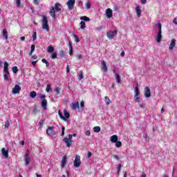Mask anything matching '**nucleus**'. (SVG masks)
I'll use <instances>...</instances> for the list:
<instances>
[{"instance_id": "1", "label": "nucleus", "mask_w": 177, "mask_h": 177, "mask_svg": "<svg viewBox=\"0 0 177 177\" xmlns=\"http://www.w3.org/2000/svg\"><path fill=\"white\" fill-rule=\"evenodd\" d=\"M41 23H42V27L44 30H46V31H49V24H48V18L46 17V16L45 15L42 16Z\"/></svg>"}, {"instance_id": "2", "label": "nucleus", "mask_w": 177, "mask_h": 177, "mask_svg": "<svg viewBox=\"0 0 177 177\" xmlns=\"http://www.w3.org/2000/svg\"><path fill=\"white\" fill-rule=\"evenodd\" d=\"M118 30L115 29V30H109L106 32V37L109 39H113L114 38V34H117Z\"/></svg>"}, {"instance_id": "3", "label": "nucleus", "mask_w": 177, "mask_h": 177, "mask_svg": "<svg viewBox=\"0 0 177 177\" xmlns=\"http://www.w3.org/2000/svg\"><path fill=\"white\" fill-rule=\"evenodd\" d=\"M80 165H81V156L77 155L75 156V161H74V167H75V168H79Z\"/></svg>"}, {"instance_id": "4", "label": "nucleus", "mask_w": 177, "mask_h": 177, "mask_svg": "<svg viewBox=\"0 0 177 177\" xmlns=\"http://www.w3.org/2000/svg\"><path fill=\"white\" fill-rule=\"evenodd\" d=\"M66 5L69 10H73L74 9V6L75 5V0H68L66 2Z\"/></svg>"}, {"instance_id": "5", "label": "nucleus", "mask_w": 177, "mask_h": 177, "mask_svg": "<svg viewBox=\"0 0 177 177\" xmlns=\"http://www.w3.org/2000/svg\"><path fill=\"white\" fill-rule=\"evenodd\" d=\"M46 133L48 136H55V127L53 126L48 127L46 130Z\"/></svg>"}, {"instance_id": "6", "label": "nucleus", "mask_w": 177, "mask_h": 177, "mask_svg": "<svg viewBox=\"0 0 177 177\" xmlns=\"http://www.w3.org/2000/svg\"><path fill=\"white\" fill-rule=\"evenodd\" d=\"M21 91V87H20L19 84H16L15 87L12 88V93H14V95H17V93H20Z\"/></svg>"}, {"instance_id": "7", "label": "nucleus", "mask_w": 177, "mask_h": 177, "mask_svg": "<svg viewBox=\"0 0 177 177\" xmlns=\"http://www.w3.org/2000/svg\"><path fill=\"white\" fill-rule=\"evenodd\" d=\"M63 142L66 144V147H71V145H73V140H70L67 137L63 139Z\"/></svg>"}, {"instance_id": "8", "label": "nucleus", "mask_w": 177, "mask_h": 177, "mask_svg": "<svg viewBox=\"0 0 177 177\" xmlns=\"http://www.w3.org/2000/svg\"><path fill=\"white\" fill-rule=\"evenodd\" d=\"M145 97H150V96H151V92L150 91V88H149V86L145 88Z\"/></svg>"}, {"instance_id": "9", "label": "nucleus", "mask_w": 177, "mask_h": 177, "mask_svg": "<svg viewBox=\"0 0 177 177\" xmlns=\"http://www.w3.org/2000/svg\"><path fill=\"white\" fill-rule=\"evenodd\" d=\"M106 16L107 19H111V17H113V10L111 8H107L106 10Z\"/></svg>"}, {"instance_id": "10", "label": "nucleus", "mask_w": 177, "mask_h": 177, "mask_svg": "<svg viewBox=\"0 0 177 177\" xmlns=\"http://www.w3.org/2000/svg\"><path fill=\"white\" fill-rule=\"evenodd\" d=\"M176 46V39H173L170 42V45L169 46V50H172Z\"/></svg>"}, {"instance_id": "11", "label": "nucleus", "mask_w": 177, "mask_h": 177, "mask_svg": "<svg viewBox=\"0 0 177 177\" xmlns=\"http://www.w3.org/2000/svg\"><path fill=\"white\" fill-rule=\"evenodd\" d=\"M3 71L7 74V75H9V64L8 62H4Z\"/></svg>"}, {"instance_id": "12", "label": "nucleus", "mask_w": 177, "mask_h": 177, "mask_svg": "<svg viewBox=\"0 0 177 177\" xmlns=\"http://www.w3.org/2000/svg\"><path fill=\"white\" fill-rule=\"evenodd\" d=\"M162 39V31H158L156 37V42H158V44H160Z\"/></svg>"}, {"instance_id": "13", "label": "nucleus", "mask_w": 177, "mask_h": 177, "mask_svg": "<svg viewBox=\"0 0 177 177\" xmlns=\"http://www.w3.org/2000/svg\"><path fill=\"white\" fill-rule=\"evenodd\" d=\"M62 8H63L62 4L57 3L54 6V10H55V12H60L62 10Z\"/></svg>"}, {"instance_id": "14", "label": "nucleus", "mask_w": 177, "mask_h": 177, "mask_svg": "<svg viewBox=\"0 0 177 177\" xmlns=\"http://www.w3.org/2000/svg\"><path fill=\"white\" fill-rule=\"evenodd\" d=\"M136 13L138 17H140L142 16V9L140 8V6H137L136 7Z\"/></svg>"}, {"instance_id": "15", "label": "nucleus", "mask_w": 177, "mask_h": 177, "mask_svg": "<svg viewBox=\"0 0 177 177\" xmlns=\"http://www.w3.org/2000/svg\"><path fill=\"white\" fill-rule=\"evenodd\" d=\"M66 164H67V156H64L62 158V160L61 162L62 168H64V167H66Z\"/></svg>"}, {"instance_id": "16", "label": "nucleus", "mask_w": 177, "mask_h": 177, "mask_svg": "<svg viewBox=\"0 0 177 177\" xmlns=\"http://www.w3.org/2000/svg\"><path fill=\"white\" fill-rule=\"evenodd\" d=\"M72 110H75V109H80V103L78 102H73L71 105Z\"/></svg>"}, {"instance_id": "17", "label": "nucleus", "mask_w": 177, "mask_h": 177, "mask_svg": "<svg viewBox=\"0 0 177 177\" xmlns=\"http://www.w3.org/2000/svg\"><path fill=\"white\" fill-rule=\"evenodd\" d=\"M1 154L3 157H5V158H8L9 157V153L8 151H6V149H5V148L1 149Z\"/></svg>"}, {"instance_id": "18", "label": "nucleus", "mask_w": 177, "mask_h": 177, "mask_svg": "<svg viewBox=\"0 0 177 177\" xmlns=\"http://www.w3.org/2000/svg\"><path fill=\"white\" fill-rule=\"evenodd\" d=\"M50 16H51L53 19H56V11L55 10V8H53L50 10Z\"/></svg>"}, {"instance_id": "19", "label": "nucleus", "mask_w": 177, "mask_h": 177, "mask_svg": "<svg viewBox=\"0 0 177 177\" xmlns=\"http://www.w3.org/2000/svg\"><path fill=\"white\" fill-rule=\"evenodd\" d=\"M102 70H104V73H107V71H109L108 68H107V64H106V62L102 61Z\"/></svg>"}, {"instance_id": "20", "label": "nucleus", "mask_w": 177, "mask_h": 177, "mask_svg": "<svg viewBox=\"0 0 177 177\" xmlns=\"http://www.w3.org/2000/svg\"><path fill=\"white\" fill-rule=\"evenodd\" d=\"M110 141L112 142V143H115V142L118 141V136L117 135L111 136Z\"/></svg>"}, {"instance_id": "21", "label": "nucleus", "mask_w": 177, "mask_h": 177, "mask_svg": "<svg viewBox=\"0 0 177 177\" xmlns=\"http://www.w3.org/2000/svg\"><path fill=\"white\" fill-rule=\"evenodd\" d=\"M48 105V101L46 99H43L41 101V107H43L44 110H46V106Z\"/></svg>"}, {"instance_id": "22", "label": "nucleus", "mask_w": 177, "mask_h": 177, "mask_svg": "<svg viewBox=\"0 0 177 177\" xmlns=\"http://www.w3.org/2000/svg\"><path fill=\"white\" fill-rule=\"evenodd\" d=\"M68 46H69V55L70 56H72L73 53H74V51H73V44H71V41H68Z\"/></svg>"}, {"instance_id": "23", "label": "nucleus", "mask_w": 177, "mask_h": 177, "mask_svg": "<svg viewBox=\"0 0 177 177\" xmlns=\"http://www.w3.org/2000/svg\"><path fill=\"white\" fill-rule=\"evenodd\" d=\"M135 95L134 96H139V84H137L134 89Z\"/></svg>"}, {"instance_id": "24", "label": "nucleus", "mask_w": 177, "mask_h": 177, "mask_svg": "<svg viewBox=\"0 0 177 177\" xmlns=\"http://www.w3.org/2000/svg\"><path fill=\"white\" fill-rule=\"evenodd\" d=\"M47 52L48 53H53V52H55V48H53V46H49L47 47Z\"/></svg>"}, {"instance_id": "25", "label": "nucleus", "mask_w": 177, "mask_h": 177, "mask_svg": "<svg viewBox=\"0 0 177 177\" xmlns=\"http://www.w3.org/2000/svg\"><path fill=\"white\" fill-rule=\"evenodd\" d=\"M64 118H66V121H67L68 118H70V113L67 111L66 109L64 110Z\"/></svg>"}, {"instance_id": "26", "label": "nucleus", "mask_w": 177, "mask_h": 177, "mask_svg": "<svg viewBox=\"0 0 177 177\" xmlns=\"http://www.w3.org/2000/svg\"><path fill=\"white\" fill-rule=\"evenodd\" d=\"M115 78L118 84H121V76L118 73H116Z\"/></svg>"}, {"instance_id": "27", "label": "nucleus", "mask_w": 177, "mask_h": 177, "mask_svg": "<svg viewBox=\"0 0 177 177\" xmlns=\"http://www.w3.org/2000/svg\"><path fill=\"white\" fill-rule=\"evenodd\" d=\"M3 37H4L5 39L8 41V30H6V29L3 30Z\"/></svg>"}, {"instance_id": "28", "label": "nucleus", "mask_w": 177, "mask_h": 177, "mask_svg": "<svg viewBox=\"0 0 177 177\" xmlns=\"http://www.w3.org/2000/svg\"><path fill=\"white\" fill-rule=\"evenodd\" d=\"M104 99H105V103H106V106H109V104H110V103H111V100H110V98L109 97V96H105Z\"/></svg>"}, {"instance_id": "29", "label": "nucleus", "mask_w": 177, "mask_h": 177, "mask_svg": "<svg viewBox=\"0 0 177 177\" xmlns=\"http://www.w3.org/2000/svg\"><path fill=\"white\" fill-rule=\"evenodd\" d=\"M84 78V73H82V71H79V75H78V80L81 81Z\"/></svg>"}, {"instance_id": "30", "label": "nucleus", "mask_w": 177, "mask_h": 177, "mask_svg": "<svg viewBox=\"0 0 177 177\" xmlns=\"http://www.w3.org/2000/svg\"><path fill=\"white\" fill-rule=\"evenodd\" d=\"M50 57V59H56L57 57V53L56 52L51 53Z\"/></svg>"}, {"instance_id": "31", "label": "nucleus", "mask_w": 177, "mask_h": 177, "mask_svg": "<svg viewBox=\"0 0 177 177\" xmlns=\"http://www.w3.org/2000/svg\"><path fill=\"white\" fill-rule=\"evenodd\" d=\"M86 28V24H85V22L84 21H82L80 22V28L81 30H84V28Z\"/></svg>"}, {"instance_id": "32", "label": "nucleus", "mask_w": 177, "mask_h": 177, "mask_svg": "<svg viewBox=\"0 0 177 177\" xmlns=\"http://www.w3.org/2000/svg\"><path fill=\"white\" fill-rule=\"evenodd\" d=\"M58 115H59V118H61V120H64V121H66V118H64V116L62 113V111H60V110L58 111Z\"/></svg>"}, {"instance_id": "33", "label": "nucleus", "mask_w": 177, "mask_h": 177, "mask_svg": "<svg viewBox=\"0 0 177 177\" xmlns=\"http://www.w3.org/2000/svg\"><path fill=\"white\" fill-rule=\"evenodd\" d=\"M80 20H84V21H91V19L86 16H83L80 17Z\"/></svg>"}, {"instance_id": "34", "label": "nucleus", "mask_w": 177, "mask_h": 177, "mask_svg": "<svg viewBox=\"0 0 177 177\" xmlns=\"http://www.w3.org/2000/svg\"><path fill=\"white\" fill-rule=\"evenodd\" d=\"M115 147L120 148L122 146V142L121 141H116L115 142Z\"/></svg>"}, {"instance_id": "35", "label": "nucleus", "mask_w": 177, "mask_h": 177, "mask_svg": "<svg viewBox=\"0 0 177 177\" xmlns=\"http://www.w3.org/2000/svg\"><path fill=\"white\" fill-rule=\"evenodd\" d=\"M30 97H32V99H34L37 96V92L31 91L30 93Z\"/></svg>"}, {"instance_id": "36", "label": "nucleus", "mask_w": 177, "mask_h": 177, "mask_svg": "<svg viewBox=\"0 0 177 177\" xmlns=\"http://www.w3.org/2000/svg\"><path fill=\"white\" fill-rule=\"evenodd\" d=\"M12 70L14 74H17V73H19V68H17V66H13Z\"/></svg>"}, {"instance_id": "37", "label": "nucleus", "mask_w": 177, "mask_h": 177, "mask_svg": "<svg viewBox=\"0 0 177 177\" xmlns=\"http://www.w3.org/2000/svg\"><path fill=\"white\" fill-rule=\"evenodd\" d=\"M100 127H99V126H96V127H93V131H94V132H96V133H97V132H99L100 131Z\"/></svg>"}, {"instance_id": "38", "label": "nucleus", "mask_w": 177, "mask_h": 177, "mask_svg": "<svg viewBox=\"0 0 177 177\" xmlns=\"http://www.w3.org/2000/svg\"><path fill=\"white\" fill-rule=\"evenodd\" d=\"M85 8L87 9L88 10H89V9L91 8V3L90 2H87L85 3L84 5Z\"/></svg>"}, {"instance_id": "39", "label": "nucleus", "mask_w": 177, "mask_h": 177, "mask_svg": "<svg viewBox=\"0 0 177 177\" xmlns=\"http://www.w3.org/2000/svg\"><path fill=\"white\" fill-rule=\"evenodd\" d=\"M10 127V123L9 122V120H6L5 123V128L7 129H9Z\"/></svg>"}, {"instance_id": "40", "label": "nucleus", "mask_w": 177, "mask_h": 177, "mask_svg": "<svg viewBox=\"0 0 177 177\" xmlns=\"http://www.w3.org/2000/svg\"><path fill=\"white\" fill-rule=\"evenodd\" d=\"M46 92H52V88H50V84L47 85Z\"/></svg>"}, {"instance_id": "41", "label": "nucleus", "mask_w": 177, "mask_h": 177, "mask_svg": "<svg viewBox=\"0 0 177 177\" xmlns=\"http://www.w3.org/2000/svg\"><path fill=\"white\" fill-rule=\"evenodd\" d=\"M121 168H122V165L121 164L118 165L117 175H120L121 172Z\"/></svg>"}, {"instance_id": "42", "label": "nucleus", "mask_w": 177, "mask_h": 177, "mask_svg": "<svg viewBox=\"0 0 177 177\" xmlns=\"http://www.w3.org/2000/svg\"><path fill=\"white\" fill-rule=\"evenodd\" d=\"M30 157H26V158H25V164H26V165H28V164H30Z\"/></svg>"}, {"instance_id": "43", "label": "nucleus", "mask_w": 177, "mask_h": 177, "mask_svg": "<svg viewBox=\"0 0 177 177\" xmlns=\"http://www.w3.org/2000/svg\"><path fill=\"white\" fill-rule=\"evenodd\" d=\"M34 50H35V45L32 44L31 46V50H30V55H32V52H34Z\"/></svg>"}, {"instance_id": "44", "label": "nucleus", "mask_w": 177, "mask_h": 177, "mask_svg": "<svg viewBox=\"0 0 177 177\" xmlns=\"http://www.w3.org/2000/svg\"><path fill=\"white\" fill-rule=\"evenodd\" d=\"M44 127V120H41L39 122V128L41 129Z\"/></svg>"}, {"instance_id": "45", "label": "nucleus", "mask_w": 177, "mask_h": 177, "mask_svg": "<svg viewBox=\"0 0 177 177\" xmlns=\"http://www.w3.org/2000/svg\"><path fill=\"white\" fill-rule=\"evenodd\" d=\"M134 99H135L136 102H137V103H140V102L141 100L140 97H139V95L138 96L134 95Z\"/></svg>"}, {"instance_id": "46", "label": "nucleus", "mask_w": 177, "mask_h": 177, "mask_svg": "<svg viewBox=\"0 0 177 177\" xmlns=\"http://www.w3.org/2000/svg\"><path fill=\"white\" fill-rule=\"evenodd\" d=\"M9 77H10V75L8 74H4L3 75L4 81H9Z\"/></svg>"}, {"instance_id": "47", "label": "nucleus", "mask_w": 177, "mask_h": 177, "mask_svg": "<svg viewBox=\"0 0 177 177\" xmlns=\"http://www.w3.org/2000/svg\"><path fill=\"white\" fill-rule=\"evenodd\" d=\"M112 158H114L117 161H120V157L118 156V155H115V154L113 155Z\"/></svg>"}, {"instance_id": "48", "label": "nucleus", "mask_w": 177, "mask_h": 177, "mask_svg": "<svg viewBox=\"0 0 177 177\" xmlns=\"http://www.w3.org/2000/svg\"><path fill=\"white\" fill-rule=\"evenodd\" d=\"M73 37L75 38V42H80V38L78 36H77V35H73Z\"/></svg>"}, {"instance_id": "49", "label": "nucleus", "mask_w": 177, "mask_h": 177, "mask_svg": "<svg viewBox=\"0 0 177 177\" xmlns=\"http://www.w3.org/2000/svg\"><path fill=\"white\" fill-rule=\"evenodd\" d=\"M21 5V0H17V7L20 8Z\"/></svg>"}, {"instance_id": "50", "label": "nucleus", "mask_w": 177, "mask_h": 177, "mask_svg": "<svg viewBox=\"0 0 177 177\" xmlns=\"http://www.w3.org/2000/svg\"><path fill=\"white\" fill-rule=\"evenodd\" d=\"M32 39L33 41H35L37 39V32H34L32 34Z\"/></svg>"}, {"instance_id": "51", "label": "nucleus", "mask_w": 177, "mask_h": 177, "mask_svg": "<svg viewBox=\"0 0 177 177\" xmlns=\"http://www.w3.org/2000/svg\"><path fill=\"white\" fill-rule=\"evenodd\" d=\"M59 56H60L61 57H63V56H64V51L63 50H61L59 51Z\"/></svg>"}, {"instance_id": "52", "label": "nucleus", "mask_w": 177, "mask_h": 177, "mask_svg": "<svg viewBox=\"0 0 177 177\" xmlns=\"http://www.w3.org/2000/svg\"><path fill=\"white\" fill-rule=\"evenodd\" d=\"M39 2H41V0H34L33 1V3L35 4V5H39Z\"/></svg>"}, {"instance_id": "53", "label": "nucleus", "mask_w": 177, "mask_h": 177, "mask_svg": "<svg viewBox=\"0 0 177 177\" xmlns=\"http://www.w3.org/2000/svg\"><path fill=\"white\" fill-rule=\"evenodd\" d=\"M55 92H56V93L59 95L60 93V88L59 87L55 88Z\"/></svg>"}, {"instance_id": "54", "label": "nucleus", "mask_w": 177, "mask_h": 177, "mask_svg": "<svg viewBox=\"0 0 177 177\" xmlns=\"http://www.w3.org/2000/svg\"><path fill=\"white\" fill-rule=\"evenodd\" d=\"M66 128L62 126V136H64V131H65Z\"/></svg>"}, {"instance_id": "55", "label": "nucleus", "mask_w": 177, "mask_h": 177, "mask_svg": "<svg viewBox=\"0 0 177 177\" xmlns=\"http://www.w3.org/2000/svg\"><path fill=\"white\" fill-rule=\"evenodd\" d=\"M158 28H159L158 31H162L161 23H158Z\"/></svg>"}, {"instance_id": "56", "label": "nucleus", "mask_w": 177, "mask_h": 177, "mask_svg": "<svg viewBox=\"0 0 177 177\" xmlns=\"http://www.w3.org/2000/svg\"><path fill=\"white\" fill-rule=\"evenodd\" d=\"M85 135L86 136H91V130L86 131Z\"/></svg>"}, {"instance_id": "57", "label": "nucleus", "mask_w": 177, "mask_h": 177, "mask_svg": "<svg viewBox=\"0 0 177 177\" xmlns=\"http://www.w3.org/2000/svg\"><path fill=\"white\" fill-rule=\"evenodd\" d=\"M84 106H85V104H84V101H82L80 102V107H81V109H84Z\"/></svg>"}, {"instance_id": "58", "label": "nucleus", "mask_w": 177, "mask_h": 177, "mask_svg": "<svg viewBox=\"0 0 177 177\" xmlns=\"http://www.w3.org/2000/svg\"><path fill=\"white\" fill-rule=\"evenodd\" d=\"M87 157L88 158H91V157H92V152L88 151Z\"/></svg>"}, {"instance_id": "59", "label": "nucleus", "mask_w": 177, "mask_h": 177, "mask_svg": "<svg viewBox=\"0 0 177 177\" xmlns=\"http://www.w3.org/2000/svg\"><path fill=\"white\" fill-rule=\"evenodd\" d=\"M103 30V27L100 26L96 28V31H102Z\"/></svg>"}, {"instance_id": "60", "label": "nucleus", "mask_w": 177, "mask_h": 177, "mask_svg": "<svg viewBox=\"0 0 177 177\" xmlns=\"http://www.w3.org/2000/svg\"><path fill=\"white\" fill-rule=\"evenodd\" d=\"M141 3L145 5V3H147V0H141Z\"/></svg>"}, {"instance_id": "61", "label": "nucleus", "mask_w": 177, "mask_h": 177, "mask_svg": "<svg viewBox=\"0 0 177 177\" xmlns=\"http://www.w3.org/2000/svg\"><path fill=\"white\" fill-rule=\"evenodd\" d=\"M37 62H38V60H37V61H32V66H34V67H35V65L37 64Z\"/></svg>"}, {"instance_id": "62", "label": "nucleus", "mask_w": 177, "mask_h": 177, "mask_svg": "<svg viewBox=\"0 0 177 177\" xmlns=\"http://www.w3.org/2000/svg\"><path fill=\"white\" fill-rule=\"evenodd\" d=\"M26 39V37L22 36L20 37V41H21V42L24 41V40Z\"/></svg>"}, {"instance_id": "63", "label": "nucleus", "mask_w": 177, "mask_h": 177, "mask_svg": "<svg viewBox=\"0 0 177 177\" xmlns=\"http://www.w3.org/2000/svg\"><path fill=\"white\" fill-rule=\"evenodd\" d=\"M173 23L177 26V19H176V18H174L173 19Z\"/></svg>"}, {"instance_id": "64", "label": "nucleus", "mask_w": 177, "mask_h": 177, "mask_svg": "<svg viewBox=\"0 0 177 177\" xmlns=\"http://www.w3.org/2000/svg\"><path fill=\"white\" fill-rule=\"evenodd\" d=\"M39 97V99L44 100V99H45V95H40Z\"/></svg>"}]
</instances>
